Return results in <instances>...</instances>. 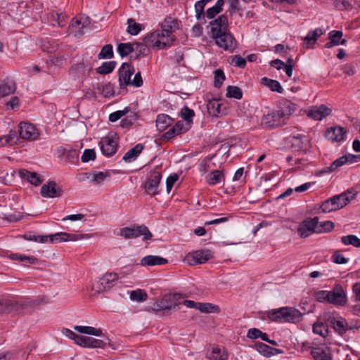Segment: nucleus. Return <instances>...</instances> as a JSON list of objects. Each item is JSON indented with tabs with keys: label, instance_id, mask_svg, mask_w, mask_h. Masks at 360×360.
<instances>
[{
	"label": "nucleus",
	"instance_id": "1",
	"mask_svg": "<svg viewBox=\"0 0 360 360\" xmlns=\"http://www.w3.org/2000/svg\"><path fill=\"white\" fill-rule=\"evenodd\" d=\"M24 237L26 240H33L41 243L47 242L49 238L50 241L53 243L67 241H77L79 240L89 239L91 238L89 234H75L68 233L65 232H59L50 236H35L32 234H25Z\"/></svg>",
	"mask_w": 360,
	"mask_h": 360
},
{
	"label": "nucleus",
	"instance_id": "2",
	"mask_svg": "<svg viewBox=\"0 0 360 360\" xmlns=\"http://www.w3.org/2000/svg\"><path fill=\"white\" fill-rule=\"evenodd\" d=\"M267 317L278 323H297L302 320V314L294 307H283L269 311Z\"/></svg>",
	"mask_w": 360,
	"mask_h": 360
},
{
	"label": "nucleus",
	"instance_id": "3",
	"mask_svg": "<svg viewBox=\"0 0 360 360\" xmlns=\"http://www.w3.org/2000/svg\"><path fill=\"white\" fill-rule=\"evenodd\" d=\"M175 39L174 35H169L162 30H155L144 37V41L146 44L157 49H162L167 46H170Z\"/></svg>",
	"mask_w": 360,
	"mask_h": 360
},
{
	"label": "nucleus",
	"instance_id": "4",
	"mask_svg": "<svg viewBox=\"0 0 360 360\" xmlns=\"http://www.w3.org/2000/svg\"><path fill=\"white\" fill-rule=\"evenodd\" d=\"M114 234L126 240L136 238L142 236L143 240H148L153 236L147 226L136 224L131 227L117 229L114 231Z\"/></svg>",
	"mask_w": 360,
	"mask_h": 360
},
{
	"label": "nucleus",
	"instance_id": "5",
	"mask_svg": "<svg viewBox=\"0 0 360 360\" xmlns=\"http://www.w3.org/2000/svg\"><path fill=\"white\" fill-rule=\"evenodd\" d=\"M181 298V295L178 293L166 295L163 298L155 301L151 309L154 311H160L175 309L178 304H181L180 301Z\"/></svg>",
	"mask_w": 360,
	"mask_h": 360
},
{
	"label": "nucleus",
	"instance_id": "6",
	"mask_svg": "<svg viewBox=\"0 0 360 360\" xmlns=\"http://www.w3.org/2000/svg\"><path fill=\"white\" fill-rule=\"evenodd\" d=\"M297 231L300 238H307L313 233H320L319 218L315 217L305 219L299 224Z\"/></svg>",
	"mask_w": 360,
	"mask_h": 360
},
{
	"label": "nucleus",
	"instance_id": "7",
	"mask_svg": "<svg viewBox=\"0 0 360 360\" xmlns=\"http://www.w3.org/2000/svg\"><path fill=\"white\" fill-rule=\"evenodd\" d=\"M123 277H124V275L122 272L120 274L108 272L100 278L97 283L93 286V288H96L98 292L109 290L115 285L119 278Z\"/></svg>",
	"mask_w": 360,
	"mask_h": 360
},
{
	"label": "nucleus",
	"instance_id": "8",
	"mask_svg": "<svg viewBox=\"0 0 360 360\" xmlns=\"http://www.w3.org/2000/svg\"><path fill=\"white\" fill-rule=\"evenodd\" d=\"M63 189L56 181H46L41 188V195L43 198H58L63 195Z\"/></svg>",
	"mask_w": 360,
	"mask_h": 360
},
{
	"label": "nucleus",
	"instance_id": "9",
	"mask_svg": "<svg viewBox=\"0 0 360 360\" xmlns=\"http://www.w3.org/2000/svg\"><path fill=\"white\" fill-rule=\"evenodd\" d=\"M20 137L28 141H34L39 136V132L35 126L27 122H20L18 125Z\"/></svg>",
	"mask_w": 360,
	"mask_h": 360
},
{
	"label": "nucleus",
	"instance_id": "10",
	"mask_svg": "<svg viewBox=\"0 0 360 360\" xmlns=\"http://www.w3.org/2000/svg\"><path fill=\"white\" fill-rule=\"evenodd\" d=\"M91 20L89 17H80L79 18H73L69 26V31L74 34L75 37L81 36L84 34V30L90 26Z\"/></svg>",
	"mask_w": 360,
	"mask_h": 360
},
{
	"label": "nucleus",
	"instance_id": "11",
	"mask_svg": "<svg viewBox=\"0 0 360 360\" xmlns=\"http://www.w3.org/2000/svg\"><path fill=\"white\" fill-rule=\"evenodd\" d=\"M360 158V155L348 154L343 155L338 159L335 160L329 167L321 170L319 173L331 172L335 171L338 167L345 164H353L357 162V159Z\"/></svg>",
	"mask_w": 360,
	"mask_h": 360
},
{
	"label": "nucleus",
	"instance_id": "12",
	"mask_svg": "<svg viewBox=\"0 0 360 360\" xmlns=\"http://www.w3.org/2000/svg\"><path fill=\"white\" fill-rule=\"evenodd\" d=\"M211 257L212 254L210 250H202L189 253L186 257V260L190 265H195L205 263Z\"/></svg>",
	"mask_w": 360,
	"mask_h": 360
},
{
	"label": "nucleus",
	"instance_id": "13",
	"mask_svg": "<svg viewBox=\"0 0 360 360\" xmlns=\"http://www.w3.org/2000/svg\"><path fill=\"white\" fill-rule=\"evenodd\" d=\"M213 38L217 44L224 50L233 51L236 47V41L228 30Z\"/></svg>",
	"mask_w": 360,
	"mask_h": 360
},
{
	"label": "nucleus",
	"instance_id": "14",
	"mask_svg": "<svg viewBox=\"0 0 360 360\" xmlns=\"http://www.w3.org/2000/svg\"><path fill=\"white\" fill-rule=\"evenodd\" d=\"M212 37L221 34L228 30V18L221 15L210 22Z\"/></svg>",
	"mask_w": 360,
	"mask_h": 360
},
{
	"label": "nucleus",
	"instance_id": "15",
	"mask_svg": "<svg viewBox=\"0 0 360 360\" xmlns=\"http://www.w3.org/2000/svg\"><path fill=\"white\" fill-rule=\"evenodd\" d=\"M134 73V67L127 63H124L119 70V82L122 89L129 85L131 75Z\"/></svg>",
	"mask_w": 360,
	"mask_h": 360
},
{
	"label": "nucleus",
	"instance_id": "16",
	"mask_svg": "<svg viewBox=\"0 0 360 360\" xmlns=\"http://www.w3.org/2000/svg\"><path fill=\"white\" fill-rule=\"evenodd\" d=\"M99 144L103 154L105 156H111L117 151V143L112 136L103 138Z\"/></svg>",
	"mask_w": 360,
	"mask_h": 360
},
{
	"label": "nucleus",
	"instance_id": "17",
	"mask_svg": "<svg viewBox=\"0 0 360 360\" xmlns=\"http://www.w3.org/2000/svg\"><path fill=\"white\" fill-rule=\"evenodd\" d=\"M347 302V297L342 287L336 285L333 290L330 291L329 303L335 305H344Z\"/></svg>",
	"mask_w": 360,
	"mask_h": 360
},
{
	"label": "nucleus",
	"instance_id": "18",
	"mask_svg": "<svg viewBox=\"0 0 360 360\" xmlns=\"http://www.w3.org/2000/svg\"><path fill=\"white\" fill-rule=\"evenodd\" d=\"M212 162L210 160L203 161L200 167V172H209L210 177L208 180H221L225 179L224 169H211Z\"/></svg>",
	"mask_w": 360,
	"mask_h": 360
},
{
	"label": "nucleus",
	"instance_id": "19",
	"mask_svg": "<svg viewBox=\"0 0 360 360\" xmlns=\"http://www.w3.org/2000/svg\"><path fill=\"white\" fill-rule=\"evenodd\" d=\"M347 131L342 127H332L325 132V136L328 140L340 142L345 139Z\"/></svg>",
	"mask_w": 360,
	"mask_h": 360
},
{
	"label": "nucleus",
	"instance_id": "20",
	"mask_svg": "<svg viewBox=\"0 0 360 360\" xmlns=\"http://www.w3.org/2000/svg\"><path fill=\"white\" fill-rule=\"evenodd\" d=\"M297 109V105L287 99L280 101L278 105V110L281 115L287 120Z\"/></svg>",
	"mask_w": 360,
	"mask_h": 360
},
{
	"label": "nucleus",
	"instance_id": "21",
	"mask_svg": "<svg viewBox=\"0 0 360 360\" xmlns=\"http://www.w3.org/2000/svg\"><path fill=\"white\" fill-rule=\"evenodd\" d=\"M354 194L351 192L342 193L340 195H335L330 198L332 203L335 207V210H338L345 207L351 200L354 198Z\"/></svg>",
	"mask_w": 360,
	"mask_h": 360
},
{
	"label": "nucleus",
	"instance_id": "22",
	"mask_svg": "<svg viewBox=\"0 0 360 360\" xmlns=\"http://www.w3.org/2000/svg\"><path fill=\"white\" fill-rule=\"evenodd\" d=\"M75 343L84 347H101L104 345L103 341L101 340L82 335L76 337Z\"/></svg>",
	"mask_w": 360,
	"mask_h": 360
},
{
	"label": "nucleus",
	"instance_id": "23",
	"mask_svg": "<svg viewBox=\"0 0 360 360\" xmlns=\"http://www.w3.org/2000/svg\"><path fill=\"white\" fill-rule=\"evenodd\" d=\"M342 32L340 30H333L330 32L328 34L330 41L325 44V47L330 49L339 44L345 45L347 44V40L342 39Z\"/></svg>",
	"mask_w": 360,
	"mask_h": 360
},
{
	"label": "nucleus",
	"instance_id": "24",
	"mask_svg": "<svg viewBox=\"0 0 360 360\" xmlns=\"http://www.w3.org/2000/svg\"><path fill=\"white\" fill-rule=\"evenodd\" d=\"M161 30L169 35H174V32L179 29V21L171 16L167 17L161 24Z\"/></svg>",
	"mask_w": 360,
	"mask_h": 360
},
{
	"label": "nucleus",
	"instance_id": "25",
	"mask_svg": "<svg viewBox=\"0 0 360 360\" xmlns=\"http://www.w3.org/2000/svg\"><path fill=\"white\" fill-rule=\"evenodd\" d=\"M206 356L210 360H226L228 357L225 349L218 346H213L208 349Z\"/></svg>",
	"mask_w": 360,
	"mask_h": 360
},
{
	"label": "nucleus",
	"instance_id": "26",
	"mask_svg": "<svg viewBox=\"0 0 360 360\" xmlns=\"http://www.w3.org/2000/svg\"><path fill=\"white\" fill-rule=\"evenodd\" d=\"M331 110L325 105H321L319 107H315L308 112V116L316 120H321L329 115Z\"/></svg>",
	"mask_w": 360,
	"mask_h": 360
},
{
	"label": "nucleus",
	"instance_id": "27",
	"mask_svg": "<svg viewBox=\"0 0 360 360\" xmlns=\"http://www.w3.org/2000/svg\"><path fill=\"white\" fill-rule=\"evenodd\" d=\"M139 188L144 193L153 196L158 193L160 181H140Z\"/></svg>",
	"mask_w": 360,
	"mask_h": 360
},
{
	"label": "nucleus",
	"instance_id": "28",
	"mask_svg": "<svg viewBox=\"0 0 360 360\" xmlns=\"http://www.w3.org/2000/svg\"><path fill=\"white\" fill-rule=\"evenodd\" d=\"M13 307L18 313H21L22 310L30 312L32 310L38 309L39 306L37 304V299H34L32 300H25L20 302H16L13 304Z\"/></svg>",
	"mask_w": 360,
	"mask_h": 360
},
{
	"label": "nucleus",
	"instance_id": "29",
	"mask_svg": "<svg viewBox=\"0 0 360 360\" xmlns=\"http://www.w3.org/2000/svg\"><path fill=\"white\" fill-rule=\"evenodd\" d=\"M167 263V260L160 256L148 255L143 257L140 262L141 266L162 265Z\"/></svg>",
	"mask_w": 360,
	"mask_h": 360
},
{
	"label": "nucleus",
	"instance_id": "30",
	"mask_svg": "<svg viewBox=\"0 0 360 360\" xmlns=\"http://www.w3.org/2000/svg\"><path fill=\"white\" fill-rule=\"evenodd\" d=\"M220 101L217 98H213L210 100L207 104V109L208 113L214 117H219L220 115L223 114L224 112L221 110L222 103L219 102Z\"/></svg>",
	"mask_w": 360,
	"mask_h": 360
},
{
	"label": "nucleus",
	"instance_id": "31",
	"mask_svg": "<svg viewBox=\"0 0 360 360\" xmlns=\"http://www.w3.org/2000/svg\"><path fill=\"white\" fill-rule=\"evenodd\" d=\"M290 143L294 150L300 151L307 148V139L302 135L292 136Z\"/></svg>",
	"mask_w": 360,
	"mask_h": 360
},
{
	"label": "nucleus",
	"instance_id": "32",
	"mask_svg": "<svg viewBox=\"0 0 360 360\" xmlns=\"http://www.w3.org/2000/svg\"><path fill=\"white\" fill-rule=\"evenodd\" d=\"M323 34L322 29L316 28L314 30L309 31L304 37V40L305 42V46L307 49L311 48L312 45L314 44L317 39Z\"/></svg>",
	"mask_w": 360,
	"mask_h": 360
},
{
	"label": "nucleus",
	"instance_id": "33",
	"mask_svg": "<svg viewBox=\"0 0 360 360\" xmlns=\"http://www.w3.org/2000/svg\"><path fill=\"white\" fill-rule=\"evenodd\" d=\"M173 122V120L167 115L161 114L156 119V127L160 131L165 130Z\"/></svg>",
	"mask_w": 360,
	"mask_h": 360
},
{
	"label": "nucleus",
	"instance_id": "34",
	"mask_svg": "<svg viewBox=\"0 0 360 360\" xmlns=\"http://www.w3.org/2000/svg\"><path fill=\"white\" fill-rule=\"evenodd\" d=\"M18 176L22 180H30L33 179L34 180H44L46 178L45 176L39 174L34 172H30L25 169H19L18 172Z\"/></svg>",
	"mask_w": 360,
	"mask_h": 360
},
{
	"label": "nucleus",
	"instance_id": "35",
	"mask_svg": "<svg viewBox=\"0 0 360 360\" xmlns=\"http://www.w3.org/2000/svg\"><path fill=\"white\" fill-rule=\"evenodd\" d=\"M143 146L141 143L136 144L134 148L129 150L124 155L123 160L125 162H131L136 159L139 155L142 152Z\"/></svg>",
	"mask_w": 360,
	"mask_h": 360
},
{
	"label": "nucleus",
	"instance_id": "36",
	"mask_svg": "<svg viewBox=\"0 0 360 360\" xmlns=\"http://www.w3.org/2000/svg\"><path fill=\"white\" fill-rule=\"evenodd\" d=\"M261 84L269 88L272 91H276L280 94L283 91V87L277 80L263 77L261 79Z\"/></svg>",
	"mask_w": 360,
	"mask_h": 360
},
{
	"label": "nucleus",
	"instance_id": "37",
	"mask_svg": "<svg viewBox=\"0 0 360 360\" xmlns=\"http://www.w3.org/2000/svg\"><path fill=\"white\" fill-rule=\"evenodd\" d=\"M18 142L19 138L17 136L15 131H11L8 135L0 137V146L18 144Z\"/></svg>",
	"mask_w": 360,
	"mask_h": 360
},
{
	"label": "nucleus",
	"instance_id": "38",
	"mask_svg": "<svg viewBox=\"0 0 360 360\" xmlns=\"http://www.w3.org/2000/svg\"><path fill=\"white\" fill-rule=\"evenodd\" d=\"M311 354L314 360H332L330 354L321 348H313Z\"/></svg>",
	"mask_w": 360,
	"mask_h": 360
},
{
	"label": "nucleus",
	"instance_id": "39",
	"mask_svg": "<svg viewBox=\"0 0 360 360\" xmlns=\"http://www.w3.org/2000/svg\"><path fill=\"white\" fill-rule=\"evenodd\" d=\"M75 330L80 333L92 335L94 336H101L102 335V330L91 326H77L75 327Z\"/></svg>",
	"mask_w": 360,
	"mask_h": 360
},
{
	"label": "nucleus",
	"instance_id": "40",
	"mask_svg": "<svg viewBox=\"0 0 360 360\" xmlns=\"http://www.w3.org/2000/svg\"><path fill=\"white\" fill-rule=\"evenodd\" d=\"M8 257L12 260H18L28 264H34L37 262V259L34 257L26 256L21 254H11Z\"/></svg>",
	"mask_w": 360,
	"mask_h": 360
},
{
	"label": "nucleus",
	"instance_id": "41",
	"mask_svg": "<svg viewBox=\"0 0 360 360\" xmlns=\"http://www.w3.org/2000/svg\"><path fill=\"white\" fill-rule=\"evenodd\" d=\"M224 0H218L214 6L208 8L206 11L207 18L212 19L222 11Z\"/></svg>",
	"mask_w": 360,
	"mask_h": 360
},
{
	"label": "nucleus",
	"instance_id": "42",
	"mask_svg": "<svg viewBox=\"0 0 360 360\" xmlns=\"http://www.w3.org/2000/svg\"><path fill=\"white\" fill-rule=\"evenodd\" d=\"M134 51H135L134 44L121 43L117 46V51L121 57L127 56Z\"/></svg>",
	"mask_w": 360,
	"mask_h": 360
},
{
	"label": "nucleus",
	"instance_id": "43",
	"mask_svg": "<svg viewBox=\"0 0 360 360\" xmlns=\"http://www.w3.org/2000/svg\"><path fill=\"white\" fill-rule=\"evenodd\" d=\"M198 309L203 313H219L220 311V308L219 306L211 303L198 302Z\"/></svg>",
	"mask_w": 360,
	"mask_h": 360
},
{
	"label": "nucleus",
	"instance_id": "44",
	"mask_svg": "<svg viewBox=\"0 0 360 360\" xmlns=\"http://www.w3.org/2000/svg\"><path fill=\"white\" fill-rule=\"evenodd\" d=\"M127 24V32L131 35L138 34L143 29V25L136 22L133 18L128 19Z\"/></svg>",
	"mask_w": 360,
	"mask_h": 360
},
{
	"label": "nucleus",
	"instance_id": "45",
	"mask_svg": "<svg viewBox=\"0 0 360 360\" xmlns=\"http://www.w3.org/2000/svg\"><path fill=\"white\" fill-rule=\"evenodd\" d=\"M210 185L219 184L222 192L226 194H231L235 191V187L231 185V181H209Z\"/></svg>",
	"mask_w": 360,
	"mask_h": 360
},
{
	"label": "nucleus",
	"instance_id": "46",
	"mask_svg": "<svg viewBox=\"0 0 360 360\" xmlns=\"http://www.w3.org/2000/svg\"><path fill=\"white\" fill-rule=\"evenodd\" d=\"M129 297L133 301L141 302L147 300L148 295L143 290L138 289L130 291Z\"/></svg>",
	"mask_w": 360,
	"mask_h": 360
},
{
	"label": "nucleus",
	"instance_id": "47",
	"mask_svg": "<svg viewBox=\"0 0 360 360\" xmlns=\"http://www.w3.org/2000/svg\"><path fill=\"white\" fill-rule=\"evenodd\" d=\"M51 18L56 21L58 26L63 27L66 25L68 16L62 12L53 11L50 14Z\"/></svg>",
	"mask_w": 360,
	"mask_h": 360
},
{
	"label": "nucleus",
	"instance_id": "48",
	"mask_svg": "<svg viewBox=\"0 0 360 360\" xmlns=\"http://www.w3.org/2000/svg\"><path fill=\"white\" fill-rule=\"evenodd\" d=\"M342 243L345 245H353L355 248H360V238L355 235H347L341 238Z\"/></svg>",
	"mask_w": 360,
	"mask_h": 360
},
{
	"label": "nucleus",
	"instance_id": "49",
	"mask_svg": "<svg viewBox=\"0 0 360 360\" xmlns=\"http://www.w3.org/2000/svg\"><path fill=\"white\" fill-rule=\"evenodd\" d=\"M115 61L104 62L96 69V72L101 75L109 74L115 69Z\"/></svg>",
	"mask_w": 360,
	"mask_h": 360
},
{
	"label": "nucleus",
	"instance_id": "50",
	"mask_svg": "<svg viewBox=\"0 0 360 360\" xmlns=\"http://www.w3.org/2000/svg\"><path fill=\"white\" fill-rule=\"evenodd\" d=\"M226 97L240 99L243 97L242 90L236 86H228L226 89Z\"/></svg>",
	"mask_w": 360,
	"mask_h": 360
},
{
	"label": "nucleus",
	"instance_id": "51",
	"mask_svg": "<svg viewBox=\"0 0 360 360\" xmlns=\"http://www.w3.org/2000/svg\"><path fill=\"white\" fill-rule=\"evenodd\" d=\"M113 57V47L111 44H106L102 49L101 52L98 55V58L101 59H110Z\"/></svg>",
	"mask_w": 360,
	"mask_h": 360
},
{
	"label": "nucleus",
	"instance_id": "52",
	"mask_svg": "<svg viewBox=\"0 0 360 360\" xmlns=\"http://www.w3.org/2000/svg\"><path fill=\"white\" fill-rule=\"evenodd\" d=\"M331 323L335 330L340 334L345 333L347 330V323L344 319L334 320Z\"/></svg>",
	"mask_w": 360,
	"mask_h": 360
},
{
	"label": "nucleus",
	"instance_id": "53",
	"mask_svg": "<svg viewBox=\"0 0 360 360\" xmlns=\"http://www.w3.org/2000/svg\"><path fill=\"white\" fill-rule=\"evenodd\" d=\"M313 331L322 337L327 336L328 333V326L321 322H316L313 325Z\"/></svg>",
	"mask_w": 360,
	"mask_h": 360
},
{
	"label": "nucleus",
	"instance_id": "54",
	"mask_svg": "<svg viewBox=\"0 0 360 360\" xmlns=\"http://www.w3.org/2000/svg\"><path fill=\"white\" fill-rule=\"evenodd\" d=\"M274 121L270 113H268L262 117L260 124L264 129H271L276 127Z\"/></svg>",
	"mask_w": 360,
	"mask_h": 360
},
{
	"label": "nucleus",
	"instance_id": "55",
	"mask_svg": "<svg viewBox=\"0 0 360 360\" xmlns=\"http://www.w3.org/2000/svg\"><path fill=\"white\" fill-rule=\"evenodd\" d=\"M214 86L216 88H220L225 80V75L224 71L221 69H217L214 71Z\"/></svg>",
	"mask_w": 360,
	"mask_h": 360
},
{
	"label": "nucleus",
	"instance_id": "56",
	"mask_svg": "<svg viewBox=\"0 0 360 360\" xmlns=\"http://www.w3.org/2000/svg\"><path fill=\"white\" fill-rule=\"evenodd\" d=\"M15 90L13 85H10L7 83L0 84V99L4 96L13 94Z\"/></svg>",
	"mask_w": 360,
	"mask_h": 360
},
{
	"label": "nucleus",
	"instance_id": "57",
	"mask_svg": "<svg viewBox=\"0 0 360 360\" xmlns=\"http://www.w3.org/2000/svg\"><path fill=\"white\" fill-rule=\"evenodd\" d=\"M255 347L257 350L264 356H269L274 354L273 349L264 343H256Z\"/></svg>",
	"mask_w": 360,
	"mask_h": 360
},
{
	"label": "nucleus",
	"instance_id": "58",
	"mask_svg": "<svg viewBox=\"0 0 360 360\" xmlns=\"http://www.w3.org/2000/svg\"><path fill=\"white\" fill-rule=\"evenodd\" d=\"M314 298L320 302H328L330 300V291L319 290L314 293Z\"/></svg>",
	"mask_w": 360,
	"mask_h": 360
},
{
	"label": "nucleus",
	"instance_id": "59",
	"mask_svg": "<svg viewBox=\"0 0 360 360\" xmlns=\"http://www.w3.org/2000/svg\"><path fill=\"white\" fill-rule=\"evenodd\" d=\"M319 210L323 213H328L333 211H336L335 207L333 205L330 198L325 200L321 203V205H320Z\"/></svg>",
	"mask_w": 360,
	"mask_h": 360
},
{
	"label": "nucleus",
	"instance_id": "60",
	"mask_svg": "<svg viewBox=\"0 0 360 360\" xmlns=\"http://www.w3.org/2000/svg\"><path fill=\"white\" fill-rule=\"evenodd\" d=\"M271 116L273 117L274 121V125L276 127H279L282 124H285V119L281 115L280 112L277 110L270 113Z\"/></svg>",
	"mask_w": 360,
	"mask_h": 360
},
{
	"label": "nucleus",
	"instance_id": "61",
	"mask_svg": "<svg viewBox=\"0 0 360 360\" xmlns=\"http://www.w3.org/2000/svg\"><path fill=\"white\" fill-rule=\"evenodd\" d=\"M161 172V168L155 167L148 173L146 180H160Z\"/></svg>",
	"mask_w": 360,
	"mask_h": 360
},
{
	"label": "nucleus",
	"instance_id": "62",
	"mask_svg": "<svg viewBox=\"0 0 360 360\" xmlns=\"http://www.w3.org/2000/svg\"><path fill=\"white\" fill-rule=\"evenodd\" d=\"M206 4L203 2L202 0L198 1L195 4V10L196 13V18L198 20H200L201 18H204L205 12L204 8Z\"/></svg>",
	"mask_w": 360,
	"mask_h": 360
},
{
	"label": "nucleus",
	"instance_id": "63",
	"mask_svg": "<svg viewBox=\"0 0 360 360\" xmlns=\"http://www.w3.org/2000/svg\"><path fill=\"white\" fill-rule=\"evenodd\" d=\"M96 159V152L94 149H85L82 155L81 160L83 162H87Z\"/></svg>",
	"mask_w": 360,
	"mask_h": 360
},
{
	"label": "nucleus",
	"instance_id": "64",
	"mask_svg": "<svg viewBox=\"0 0 360 360\" xmlns=\"http://www.w3.org/2000/svg\"><path fill=\"white\" fill-rule=\"evenodd\" d=\"M194 111L189 109L187 106H184L181 111V116L185 121L190 122L192 121V118L194 116Z\"/></svg>",
	"mask_w": 360,
	"mask_h": 360
}]
</instances>
